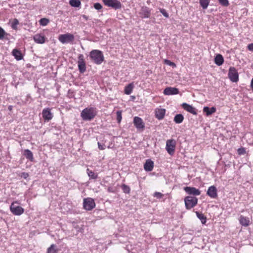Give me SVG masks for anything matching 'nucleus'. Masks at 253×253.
<instances>
[{
    "label": "nucleus",
    "instance_id": "1",
    "mask_svg": "<svg viewBox=\"0 0 253 253\" xmlns=\"http://www.w3.org/2000/svg\"><path fill=\"white\" fill-rule=\"evenodd\" d=\"M97 111L94 107H87L81 113V117L84 121H91L96 116Z\"/></svg>",
    "mask_w": 253,
    "mask_h": 253
},
{
    "label": "nucleus",
    "instance_id": "2",
    "mask_svg": "<svg viewBox=\"0 0 253 253\" xmlns=\"http://www.w3.org/2000/svg\"><path fill=\"white\" fill-rule=\"evenodd\" d=\"M89 57L96 64H100L104 60L103 54L100 50L94 49L90 51Z\"/></svg>",
    "mask_w": 253,
    "mask_h": 253
},
{
    "label": "nucleus",
    "instance_id": "3",
    "mask_svg": "<svg viewBox=\"0 0 253 253\" xmlns=\"http://www.w3.org/2000/svg\"><path fill=\"white\" fill-rule=\"evenodd\" d=\"M184 203L186 209L190 210L197 204L198 199L194 196H186L184 198Z\"/></svg>",
    "mask_w": 253,
    "mask_h": 253
},
{
    "label": "nucleus",
    "instance_id": "4",
    "mask_svg": "<svg viewBox=\"0 0 253 253\" xmlns=\"http://www.w3.org/2000/svg\"><path fill=\"white\" fill-rule=\"evenodd\" d=\"M15 204H18V201L12 202L10 206V210L11 212L15 215H20L24 213V209L19 206H15Z\"/></svg>",
    "mask_w": 253,
    "mask_h": 253
},
{
    "label": "nucleus",
    "instance_id": "5",
    "mask_svg": "<svg viewBox=\"0 0 253 253\" xmlns=\"http://www.w3.org/2000/svg\"><path fill=\"white\" fill-rule=\"evenodd\" d=\"M102 1L105 5L115 9H120L122 7L121 2L118 0H102Z\"/></svg>",
    "mask_w": 253,
    "mask_h": 253
},
{
    "label": "nucleus",
    "instance_id": "6",
    "mask_svg": "<svg viewBox=\"0 0 253 253\" xmlns=\"http://www.w3.org/2000/svg\"><path fill=\"white\" fill-rule=\"evenodd\" d=\"M176 141L173 139H168L166 142V149L170 155H173L175 150Z\"/></svg>",
    "mask_w": 253,
    "mask_h": 253
},
{
    "label": "nucleus",
    "instance_id": "7",
    "mask_svg": "<svg viewBox=\"0 0 253 253\" xmlns=\"http://www.w3.org/2000/svg\"><path fill=\"white\" fill-rule=\"evenodd\" d=\"M74 39V36L70 33L61 34L58 37L59 41L62 43L73 42Z\"/></svg>",
    "mask_w": 253,
    "mask_h": 253
},
{
    "label": "nucleus",
    "instance_id": "8",
    "mask_svg": "<svg viewBox=\"0 0 253 253\" xmlns=\"http://www.w3.org/2000/svg\"><path fill=\"white\" fill-rule=\"evenodd\" d=\"M84 208L86 211H91L95 207L94 200L91 198H86L84 199Z\"/></svg>",
    "mask_w": 253,
    "mask_h": 253
},
{
    "label": "nucleus",
    "instance_id": "9",
    "mask_svg": "<svg viewBox=\"0 0 253 253\" xmlns=\"http://www.w3.org/2000/svg\"><path fill=\"white\" fill-rule=\"evenodd\" d=\"M228 76L232 82H237L239 80L238 73L235 67H230Z\"/></svg>",
    "mask_w": 253,
    "mask_h": 253
},
{
    "label": "nucleus",
    "instance_id": "10",
    "mask_svg": "<svg viewBox=\"0 0 253 253\" xmlns=\"http://www.w3.org/2000/svg\"><path fill=\"white\" fill-rule=\"evenodd\" d=\"M77 63L80 72L84 73L86 71V65L83 54H79Z\"/></svg>",
    "mask_w": 253,
    "mask_h": 253
},
{
    "label": "nucleus",
    "instance_id": "11",
    "mask_svg": "<svg viewBox=\"0 0 253 253\" xmlns=\"http://www.w3.org/2000/svg\"><path fill=\"white\" fill-rule=\"evenodd\" d=\"M184 190L187 194L190 195L199 196L201 194V191L199 189L193 187H185L184 188Z\"/></svg>",
    "mask_w": 253,
    "mask_h": 253
},
{
    "label": "nucleus",
    "instance_id": "12",
    "mask_svg": "<svg viewBox=\"0 0 253 253\" xmlns=\"http://www.w3.org/2000/svg\"><path fill=\"white\" fill-rule=\"evenodd\" d=\"M133 124L137 129L141 130H143L144 129L145 125L141 118L138 117H134Z\"/></svg>",
    "mask_w": 253,
    "mask_h": 253
},
{
    "label": "nucleus",
    "instance_id": "13",
    "mask_svg": "<svg viewBox=\"0 0 253 253\" xmlns=\"http://www.w3.org/2000/svg\"><path fill=\"white\" fill-rule=\"evenodd\" d=\"M42 116L45 121H49L53 118L52 114L51 112V109L49 108H44L42 112Z\"/></svg>",
    "mask_w": 253,
    "mask_h": 253
},
{
    "label": "nucleus",
    "instance_id": "14",
    "mask_svg": "<svg viewBox=\"0 0 253 253\" xmlns=\"http://www.w3.org/2000/svg\"><path fill=\"white\" fill-rule=\"evenodd\" d=\"M139 15L142 18H149L151 16V10L147 6H142L140 10Z\"/></svg>",
    "mask_w": 253,
    "mask_h": 253
},
{
    "label": "nucleus",
    "instance_id": "15",
    "mask_svg": "<svg viewBox=\"0 0 253 253\" xmlns=\"http://www.w3.org/2000/svg\"><path fill=\"white\" fill-rule=\"evenodd\" d=\"M207 194L211 198H216L217 197V190L216 187L213 185L209 187Z\"/></svg>",
    "mask_w": 253,
    "mask_h": 253
},
{
    "label": "nucleus",
    "instance_id": "16",
    "mask_svg": "<svg viewBox=\"0 0 253 253\" xmlns=\"http://www.w3.org/2000/svg\"><path fill=\"white\" fill-rule=\"evenodd\" d=\"M238 220L240 224L244 227H248L251 223L250 218L243 215L239 216Z\"/></svg>",
    "mask_w": 253,
    "mask_h": 253
},
{
    "label": "nucleus",
    "instance_id": "17",
    "mask_svg": "<svg viewBox=\"0 0 253 253\" xmlns=\"http://www.w3.org/2000/svg\"><path fill=\"white\" fill-rule=\"evenodd\" d=\"M163 93L166 95H175L179 93V90L175 87H167L164 89Z\"/></svg>",
    "mask_w": 253,
    "mask_h": 253
},
{
    "label": "nucleus",
    "instance_id": "18",
    "mask_svg": "<svg viewBox=\"0 0 253 253\" xmlns=\"http://www.w3.org/2000/svg\"><path fill=\"white\" fill-rule=\"evenodd\" d=\"M182 107L185 110L193 115H196L197 114L196 109L192 106L187 104L186 103H183L182 104Z\"/></svg>",
    "mask_w": 253,
    "mask_h": 253
},
{
    "label": "nucleus",
    "instance_id": "19",
    "mask_svg": "<svg viewBox=\"0 0 253 253\" xmlns=\"http://www.w3.org/2000/svg\"><path fill=\"white\" fill-rule=\"evenodd\" d=\"M166 109L163 108H157L155 110V116L158 120H162L165 115Z\"/></svg>",
    "mask_w": 253,
    "mask_h": 253
},
{
    "label": "nucleus",
    "instance_id": "20",
    "mask_svg": "<svg viewBox=\"0 0 253 253\" xmlns=\"http://www.w3.org/2000/svg\"><path fill=\"white\" fill-rule=\"evenodd\" d=\"M33 39L36 43L40 44L44 43L45 41V36L41 34H37L34 35Z\"/></svg>",
    "mask_w": 253,
    "mask_h": 253
},
{
    "label": "nucleus",
    "instance_id": "21",
    "mask_svg": "<svg viewBox=\"0 0 253 253\" xmlns=\"http://www.w3.org/2000/svg\"><path fill=\"white\" fill-rule=\"evenodd\" d=\"M154 168V162L151 160H147L144 165V169L147 171H151Z\"/></svg>",
    "mask_w": 253,
    "mask_h": 253
},
{
    "label": "nucleus",
    "instance_id": "22",
    "mask_svg": "<svg viewBox=\"0 0 253 253\" xmlns=\"http://www.w3.org/2000/svg\"><path fill=\"white\" fill-rule=\"evenodd\" d=\"M12 54L17 60H20L23 58V55L21 51L16 48H15L12 50Z\"/></svg>",
    "mask_w": 253,
    "mask_h": 253
},
{
    "label": "nucleus",
    "instance_id": "23",
    "mask_svg": "<svg viewBox=\"0 0 253 253\" xmlns=\"http://www.w3.org/2000/svg\"><path fill=\"white\" fill-rule=\"evenodd\" d=\"M23 154L25 157L30 161L33 162L34 161L33 154L32 152L29 149L25 150L24 151Z\"/></svg>",
    "mask_w": 253,
    "mask_h": 253
},
{
    "label": "nucleus",
    "instance_id": "24",
    "mask_svg": "<svg viewBox=\"0 0 253 253\" xmlns=\"http://www.w3.org/2000/svg\"><path fill=\"white\" fill-rule=\"evenodd\" d=\"M223 62L224 59L222 55L219 54L215 56L214 58V62L217 65H221L223 63Z\"/></svg>",
    "mask_w": 253,
    "mask_h": 253
},
{
    "label": "nucleus",
    "instance_id": "25",
    "mask_svg": "<svg viewBox=\"0 0 253 253\" xmlns=\"http://www.w3.org/2000/svg\"><path fill=\"white\" fill-rule=\"evenodd\" d=\"M203 111L206 113L207 116H209L216 112V108L214 107L211 108L205 107L203 109Z\"/></svg>",
    "mask_w": 253,
    "mask_h": 253
},
{
    "label": "nucleus",
    "instance_id": "26",
    "mask_svg": "<svg viewBox=\"0 0 253 253\" xmlns=\"http://www.w3.org/2000/svg\"><path fill=\"white\" fill-rule=\"evenodd\" d=\"M196 214L197 217L201 220L203 224H205L207 222V217L202 212L196 211Z\"/></svg>",
    "mask_w": 253,
    "mask_h": 253
},
{
    "label": "nucleus",
    "instance_id": "27",
    "mask_svg": "<svg viewBox=\"0 0 253 253\" xmlns=\"http://www.w3.org/2000/svg\"><path fill=\"white\" fill-rule=\"evenodd\" d=\"M133 88H134L133 84V83L129 84L125 88V90H124L125 93L127 95L130 94L132 91Z\"/></svg>",
    "mask_w": 253,
    "mask_h": 253
},
{
    "label": "nucleus",
    "instance_id": "28",
    "mask_svg": "<svg viewBox=\"0 0 253 253\" xmlns=\"http://www.w3.org/2000/svg\"><path fill=\"white\" fill-rule=\"evenodd\" d=\"M184 120V117L181 114H177L175 116L173 121L176 124L181 123Z\"/></svg>",
    "mask_w": 253,
    "mask_h": 253
},
{
    "label": "nucleus",
    "instance_id": "29",
    "mask_svg": "<svg viewBox=\"0 0 253 253\" xmlns=\"http://www.w3.org/2000/svg\"><path fill=\"white\" fill-rule=\"evenodd\" d=\"M58 249L54 244H52L47 250L46 253H58Z\"/></svg>",
    "mask_w": 253,
    "mask_h": 253
},
{
    "label": "nucleus",
    "instance_id": "30",
    "mask_svg": "<svg viewBox=\"0 0 253 253\" xmlns=\"http://www.w3.org/2000/svg\"><path fill=\"white\" fill-rule=\"evenodd\" d=\"M210 2V0H199V3L201 7L204 9H206L208 7Z\"/></svg>",
    "mask_w": 253,
    "mask_h": 253
},
{
    "label": "nucleus",
    "instance_id": "31",
    "mask_svg": "<svg viewBox=\"0 0 253 253\" xmlns=\"http://www.w3.org/2000/svg\"><path fill=\"white\" fill-rule=\"evenodd\" d=\"M69 4L73 7H79L81 5V2L80 0H70Z\"/></svg>",
    "mask_w": 253,
    "mask_h": 253
},
{
    "label": "nucleus",
    "instance_id": "32",
    "mask_svg": "<svg viewBox=\"0 0 253 253\" xmlns=\"http://www.w3.org/2000/svg\"><path fill=\"white\" fill-rule=\"evenodd\" d=\"M87 173L90 179H95L97 178L98 175L96 173H95L93 171L90 170L89 169H87Z\"/></svg>",
    "mask_w": 253,
    "mask_h": 253
},
{
    "label": "nucleus",
    "instance_id": "33",
    "mask_svg": "<svg viewBox=\"0 0 253 253\" xmlns=\"http://www.w3.org/2000/svg\"><path fill=\"white\" fill-rule=\"evenodd\" d=\"M19 21L17 19H14L11 23V27L14 30H17V26L19 24Z\"/></svg>",
    "mask_w": 253,
    "mask_h": 253
},
{
    "label": "nucleus",
    "instance_id": "34",
    "mask_svg": "<svg viewBox=\"0 0 253 253\" xmlns=\"http://www.w3.org/2000/svg\"><path fill=\"white\" fill-rule=\"evenodd\" d=\"M121 188H122V190L123 191V192L125 193L129 194L130 192V187L126 185L125 184H123L121 185Z\"/></svg>",
    "mask_w": 253,
    "mask_h": 253
},
{
    "label": "nucleus",
    "instance_id": "35",
    "mask_svg": "<svg viewBox=\"0 0 253 253\" xmlns=\"http://www.w3.org/2000/svg\"><path fill=\"white\" fill-rule=\"evenodd\" d=\"M49 22V20L45 18H42L39 21V23L42 26H46Z\"/></svg>",
    "mask_w": 253,
    "mask_h": 253
},
{
    "label": "nucleus",
    "instance_id": "36",
    "mask_svg": "<svg viewBox=\"0 0 253 253\" xmlns=\"http://www.w3.org/2000/svg\"><path fill=\"white\" fill-rule=\"evenodd\" d=\"M122 111L119 110L116 112L117 114V120L119 123L121 122L122 117Z\"/></svg>",
    "mask_w": 253,
    "mask_h": 253
},
{
    "label": "nucleus",
    "instance_id": "37",
    "mask_svg": "<svg viewBox=\"0 0 253 253\" xmlns=\"http://www.w3.org/2000/svg\"><path fill=\"white\" fill-rule=\"evenodd\" d=\"M219 3L223 6H228L229 5V2L228 0H218Z\"/></svg>",
    "mask_w": 253,
    "mask_h": 253
},
{
    "label": "nucleus",
    "instance_id": "38",
    "mask_svg": "<svg viewBox=\"0 0 253 253\" xmlns=\"http://www.w3.org/2000/svg\"><path fill=\"white\" fill-rule=\"evenodd\" d=\"M6 35L7 33L1 27H0V40H2Z\"/></svg>",
    "mask_w": 253,
    "mask_h": 253
},
{
    "label": "nucleus",
    "instance_id": "39",
    "mask_svg": "<svg viewBox=\"0 0 253 253\" xmlns=\"http://www.w3.org/2000/svg\"><path fill=\"white\" fill-rule=\"evenodd\" d=\"M164 63L169 66H171V67H176V64L170 61V60L166 59L164 60Z\"/></svg>",
    "mask_w": 253,
    "mask_h": 253
},
{
    "label": "nucleus",
    "instance_id": "40",
    "mask_svg": "<svg viewBox=\"0 0 253 253\" xmlns=\"http://www.w3.org/2000/svg\"><path fill=\"white\" fill-rule=\"evenodd\" d=\"M153 196L154 197H156L158 199H161L163 197L164 194L159 192H156L154 193Z\"/></svg>",
    "mask_w": 253,
    "mask_h": 253
},
{
    "label": "nucleus",
    "instance_id": "41",
    "mask_svg": "<svg viewBox=\"0 0 253 253\" xmlns=\"http://www.w3.org/2000/svg\"><path fill=\"white\" fill-rule=\"evenodd\" d=\"M238 153L239 155H244L246 153V150L245 148L241 147L237 150Z\"/></svg>",
    "mask_w": 253,
    "mask_h": 253
},
{
    "label": "nucleus",
    "instance_id": "42",
    "mask_svg": "<svg viewBox=\"0 0 253 253\" xmlns=\"http://www.w3.org/2000/svg\"><path fill=\"white\" fill-rule=\"evenodd\" d=\"M160 11L165 17L168 18L169 17V14L167 12L165 9L160 8Z\"/></svg>",
    "mask_w": 253,
    "mask_h": 253
},
{
    "label": "nucleus",
    "instance_id": "43",
    "mask_svg": "<svg viewBox=\"0 0 253 253\" xmlns=\"http://www.w3.org/2000/svg\"><path fill=\"white\" fill-rule=\"evenodd\" d=\"M93 6L96 10H100L102 8L101 4L98 2L95 3Z\"/></svg>",
    "mask_w": 253,
    "mask_h": 253
},
{
    "label": "nucleus",
    "instance_id": "44",
    "mask_svg": "<svg viewBox=\"0 0 253 253\" xmlns=\"http://www.w3.org/2000/svg\"><path fill=\"white\" fill-rule=\"evenodd\" d=\"M98 147L99 150H103L105 149L106 146L105 144H101L100 142L97 143Z\"/></svg>",
    "mask_w": 253,
    "mask_h": 253
},
{
    "label": "nucleus",
    "instance_id": "45",
    "mask_svg": "<svg viewBox=\"0 0 253 253\" xmlns=\"http://www.w3.org/2000/svg\"><path fill=\"white\" fill-rule=\"evenodd\" d=\"M247 48L249 50L253 52V43L249 44Z\"/></svg>",
    "mask_w": 253,
    "mask_h": 253
},
{
    "label": "nucleus",
    "instance_id": "46",
    "mask_svg": "<svg viewBox=\"0 0 253 253\" xmlns=\"http://www.w3.org/2000/svg\"><path fill=\"white\" fill-rule=\"evenodd\" d=\"M21 176L24 179H26L29 176V174L27 172H23L22 173Z\"/></svg>",
    "mask_w": 253,
    "mask_h": 253
},
{
    "label": "nucleus",
    "instance_id": "47",
    "mask_svg": "<svg viewBox=\"0 0 253 253\" xmlns=\"http://www.w3.org/2000/svg\"><path fill=\"white\" fill-rule=\"evenodd\" d=\"M251 87L252 90V91L253 92V78L251 80Z\"/></svg>",
    "mask_w": 253,
    "mask_h": 253
},
{
    "label": "nucleus",
    "instance_id": "48",
    "mask_svg": "<svg viewBox=\"0 0 253 253\" xmlns=\"http://www.w3.org/2000/svg\"><path fill=\"white\" fill-rule=\"evenodd\" d=\"M12 109H13V106H11V105H9L8 107V109L9 111H11L12 110Z\"/></svg>",
    "mask_w": 253,
    "mask_h": 253
},
{
    "label": "nucleus",
    "instance_id": "49",
    "mask_svg": "<svg viewBox=\"0 0 253 253\" xmlns=\"http://www.w3.org/2000/svg\"><path fill=\"white\" fill-rule=\"evenodd\" d=\"M83 18H84V19H85V20H87V19H88V18H87V17L86 15H83Z\"/></svg>",
    "mask_w": 253,
    "mask_h": 253
}]
</instances>
